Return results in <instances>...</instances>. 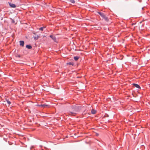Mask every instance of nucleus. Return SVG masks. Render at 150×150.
<instances>
[{"mask_svg":"<svg viewBox=\"0 0 150 150\" xmlns=\"http://www.w3.org/2000/svg\"><path fill=\"white\" fill-rule=\"evenodd\" d=\"M38 106L41 107H43V104H41L40 105H38Z\"/></svg>","mask_w":150,"mask_h":150,"instance_id":"dca6fc26","label":"nucleus"},{"mask_svg":"<svg viewBox=\"0 0 150 150\" xmlns=\"http://www.w3.org/2000/svg\"><path fill=\"white\" fill-rule=\"evenodd\" d=\"M12 22L13 23H14L15 22L13 20H12Z\"/></svg>","mask_w":150,"mask_h":150,"instance_id":"f3484780","label":"nucleus"},{"mask_svg":"<svg viewBox=\"0 0 150 150\" xmlns=\"http://www.w3.org/2000/svg\"><path fill=\"white\" fill-rule=\"evenodd\" d=\"M18 57H20V55H18Z\"/></svg>","mask_w":150,"mask_h":150,"instance_id":"a211bd4d","label":"nucleus"},{"mask_svg":"<svg viewBox=\"0 0 150 150\" xmlns=\"http://www.w3.org/2000/svg\"><path fill=\"white\" fill-rule=\"evenodd\" d=\"M45 28V27H41V28H40L39 29V30H40L43 31V29Z\"/></svg>","mask_w":150,"mask_h":150,"instance_id":"9b49d317","label":"nucleus"},{"mask_svg":"<svg viewBox=\"0 0 150 150\" xmlns=\"http://www.w3.org/2000/svg\"><path fill=\"white\" fill-rule=\"evenodd\" d=\"M91 113L93 114H95L96 112V111L93 110H91Z\"/></svg>","mask_w":150,"mask_h":150,"instance_id":"1a4fd4ad","label":"nucleus"},{"mask_svg":"<svg viewBox=\"0 0 150 150\" xmlns=\"http://www.w3.org/2000/svg\"><path fill=\"white\" fill-rule=\"evenodd\" d=\"M6 102H7L8 104V105H9L10 104H11V102L8 100H6Z\"/></svg>","mask_w":150,"mask_h":150,"instance_id":"f8f14e48","label":"nucleus"},{"mask_svg":"<svg viewBox=\"0 0 150 150\" xmlns=\"http://www.w3.org/2000/svg\"><path fill=\"white\" fill-rule=\"evenodd\" d=\"M98 13L103 18L105 21H108V18L107 17L105 16L103 13L100 12H98Z\"/></svg>","mask_w":150,"mask_h":150,"instance_id":"f03ea898","label":"nucleus"},{"mask_svg":"<svg viewBox=\"0 0 150 150\" xmlns=\"http://www.w3.org/2000/svg\"><path fill=\"white\" fill-rule=\"evenodd\" d=\"M133 85L134 87L137 88L139 89L140 88V86L138 85L137 84L134 83L133 84Z\"/></svg>","mask_w":150,"mask_h":150,"instance_id":"20e7f679","label":"nucleus"},{"mask_svg":"<svg viewBox=\"0 0 150 150\" xmlns=\"http://www.w3.org/2000/svg\"><path fill=\"white\" fill-rule=\"evenodd\" d=\"M9 5L12 8H15L16 6L15 4H11V3H9Z\"/></svg>","mask_w":150,"mask_h":150,"instance_id":"39448f33","label":"nucleus"},{"mask_svg":"<svg viewBox=\"0 0 150 150\" xmlns=\"http://www.w3.org/2000/svg\"><path fill=\"white\" fill-rule=\"evenodd\" d=\"M79 110V108L78 106H74L71 107L69 109V115L71 116H75Z\"/></svg>","mask_w":150,"mask_h":150,"instance_id":"f257e3e1","label":"nucleus"},{"mask_svg":"<svg viewBox=\"0 0 150 150\" xmlns=\"http://www.w3.org/2000/svg\"><path fill=\"white\" fill-rule=\"evenodd\" d=\"M70 2L72 3H75V1L74 0H70Z\"/></svg>","mask_w":150,"mask_h":150,"instance_id":"ddd939ff","label":"nucleus"},{"mask_svg":"<svg viewBox=\"0 0 150 150\" xmlns=\"http://www.w3.org/2000/svg\"><path fill=\"white\" fill-rule=\"evenodd\" d=\"M49 105H46V104H43V107H47V106H48Z\"/></svg>","mask_w":150,"mask_h":150,"instance_id":"4468645a","label":"nucleus"},{"mask_svg":"<svg viewBox=\"0 0 150 150\" xmlns=\"http://www.w3.org/2000/svg\"><path fill=\"white\" fill-rule=\"evenodd\" d=\"M39 38V36L38 35L36 37H34V39L35 40H37Z\"/></svg>","mask_w":150,"mask_h":150,"instance_id":"9d476101","label":"nucleus"},{"mask_svg":"<svg viewBox=\"0 0 150 150\" xmlns=\"http://www.w3.org/2000/svg\"><path fill=\"white\" fill-rule=\"evenodd\" d=\"M50 37L55 42H57V39L55 36L51 35L50 36Z\"/></svg>","mask_w":150,"mask_h":150,"instance_id":"7ed1b4c3","label":"nucleus"},{"mask_svg":"<svg viewBox=\"0 0 150 150\" xmlns=\"http://www.w3.org/2000/svg\"><path fill=\"white\" fill-rule=\"evenodd\" d=\"M79 57L78 56L74 57V59L75 61H77L79 59Z\"/></svg>","mask_w":150,"mask_h":150,"instance_id":"6e6552de","label":"nucleus"},{"mask_svg":"<svg viewBox=\"0 0 150 150\" xmlns=\"http://www.w3.org/2000/svg\"><path fill=\"white\" fill-rule=\"evenodd\" d=\"M68 64L69 65H73V63L71 62H69L68 63Z\"/></svg>","mask_w":150,"mask_h":150,"instance_id":"2eb2a0df","label":"nucleus"},{"mask_svg":"<svg viewBox=\"0 0 150 150\" xmlns=\"http://www.w3.org/2000/svg\"><path fill=\"white\" fill-rule=\"evenodd\" d=\"M26 47L28 49H31L32 48V46L30 45H27Z\"/></svg>","mask_w":150,"mask_h":150,"instance_id":"0eeeda50","label":"nucleus"},{"mask_svg":"<svg viewBox=\"0 0 150 150\" xmlns=\"http://www.w3.org/2000/svg\"><path fill=\"white\" fill-rule=\"evenodd\" d=\"M20 45L22 46H23L24 45V42L23 41H20Z\"/></svg>","mask_w":150,"mask_h":150,"instance_id":"423d86ee","label":"nucleus"}]
</instances>
